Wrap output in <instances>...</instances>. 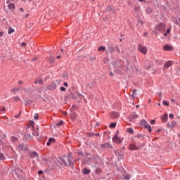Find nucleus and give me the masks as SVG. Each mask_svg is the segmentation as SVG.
<instances>
[{
    "label": "nucleus",
    "mask_w": 180,
    "mask_h": 180,
    "mask_svg": "<svg viewBox=\"0 0 180 180\" xmlns=\"http://www.w3.org/2000/svg\"><path fill=\"white\" fill-rule=\"evenodd\" d=\"M105 50H106V47H105V46H100L99 48H98V51H105Z\"/></svg>",
    "instance_id": "nucleus-25"
},
{
    "label": "nucleus",
    "mask_w": 180,
    "mask_h": 180,
    "mask_svg": "<svg viewBox=\"0 0 180 180\" xmlns=\"http://www.w3.org/2000/svg\"><path fill=\"white\" fill-rule=\"evenodd\" d=\"M95 60H96V57H95V56H91L89 58V60L91 61V62L95 61Z\"/></svg>",
    "instance_id": "nucleus-30"
},
{
    "label": "nucleus",
    "mask_w": 180,
    "mask_h": 180,
    "mask_svg": "<svg viewBox=\"0 0 180 180\" xmlns=\"http://www.w3.org/2000/svg\"><path fill=\"white\" fill-rule=\"evenodd\" d=\"M11 141L12 143H15V141H18V139L15 136L11 137Z\"/></svg>",
    "instance_id": "nucleus-28"
},
{
    "label": "nucleus",
    "mask_w": 180,
    "mask_h": 180,
    "mask_svg": "<svg viewBox=\"0 0 180 180\" xmlns=\"http://www.w3.org/2000/svg\"><path fill=\"white\" fill-rule=\"evenodd\" d=\"M156 131H157L158 133H160V131H161V129H158V130H156Z\"/></svg>",
    "instance_id": "nucleus-55"
},
{
    "label": "nucleus",
    "mask_w": 180,
    "mask_h": 180,
    "mask_svg": "<svg viewBox=\"0 0 180 180\" xmlns=\"http://www.w3.org/2000/svg\"><path fill=\"white\" fill-rule=\"evenodd\" d=\"M146 129H148L149 133H151V126L149 125Z\"/></svg>",
    "instance_id": "nucleus-40"
},
{
    "label": "nucleus",
    "mask_w": 180,
    "mask_h": 180,
    "mask_svg": "<svg viewBox=\"0 0 180 180\" xmlns=\"http://www.w3.org/2000/svg\"><path fill=\"white\" fill-rule=\"evenodd\" d=\"M82 172L83 174H84L85 175H87V174H90L91 173V170L86 169V168H84L83 170H82Z\"/></svg>",
    "instance_id": "nucleus-18"
},
{
    "label": "nucleus",
    "mask_w": 180,
    "mask_h": 180,
    "mask_svg": "<svg viewBox=\"0 0 180 180\" xmlns=\"http://www.w3.org/2000/svg\"><path fill=\"white\" fill-rule=\"evenodd\" d=\"M127 131H128V133H130L131 134V133L134 132L133 129L131 128H128L127 129Z\"/></svg>",
    "instance_id": "nucleus-32"
},
{
    "label": "nucleus",
    "mask_w": 180,
    "mask_h": 180,
    "mask_svg": "<svg viewBox=\"0 0 180 180\" xmlns=\"http://www.w3.org/2000/svg\"><path fill=\"white\" fill-rule=\"evenodd\" d=\"M60 90L64 92L65 91V87H60Z\"/></svg>",
    "instance_id": "nucleus-43"
},
{
    "label": "nucleus",
    "mask_w": 180,
    "mask_h": 180,
    "mask_svg": "<svg viewBox=\"0 0 180 180\" xmlns=\"http://www.w3.org/2000/svg\"><path fill=\"white\" fill-rule=\"evenodd\" d=\"M32 135L35 136H39V132L34 131L32 132Z\"/></svg>",
    "instance_id": "nucleus-34"
},
{
    "label": "nucleus",
    "mask_w": 180,
    "mask_h": 180,
    "mask_svg": "<svg viewBox=\"0 0 180 180\" xmlns=\"http://www.w3.org/2000/svg\"><path fill=\"white\" fill-rule=\"evenodd\" d=\"M129 150H131V151H134L135 150H139V148L134 143H131L129 145Z\"/></svg>",
    "instance_id": "nucleus-10"
},
{
    "label": "nucleus",
    "mask_w": 180,
    "mask_h": 180,
    "mask_svg": "<svg viewBox=\"0 0 180 180\" xmlns=\"http://www.w3.org/2000/svg\"><path fill=\"white\" fill-rule=\"evenodd\" d=\"M148 64V65L146 66V70H150V68H153V61L149 60Z\"/></svg>",
    "instance_id": "nucleus-14"
},
{
    "label": "nucleus",
    "mask_w": 180,
    "mask_h": 180,
    "mask_svg": "<svg viewBox=\"0 0 180 180\" xmlns=\"http://www.w3.org/2000/svg\"><path fill=\"white\" fill-rule=\"evenodd\" d=\"M146 13L148 15L153 13V9L151 8H146Z\"/></svg>",
    "instance_id": "nucleus-20"
},
{
    "label": "nucleus",
    "mask_w": 180,
    "mask_h": 180,
    "mask_svg": "<svg viewBox=\"0 0 180 180\" xmlns=\"http://www.w3.org/2000/svg\"><path fill=\"white\" fill-rule=\"evenodd\" d=\"M0 160L1 161H4V160H5V156H4V154L0 153Z\"/></svg>",
    "instance_id": "nucleus-29"
},
{
    "label": "nucleus",
    "mask_w": 180,
    "mask_h": 180,
    "mask_svg": "<svg viewBox=\"0 0 180 180\" xmlns=\"http://www.w3.org/2000/svg\"><path fill=\"white\" fill-rule=\"evenodd\" d=\"M6 109V108L3 107V108L1 109V112H5Z\"/></svg>",
    "instance_id": "nucleus-47"
},
{
    "label": "nucleus",
    "mask_w": 180,
    "mask_h": 180,
    "mask_svg": "<svg viewBox=\"0 0 180 180\" xmlns=\"http://www.w3.org/2000/svg\"><path fill=\"white\" fill-rule=\"evenodd\" d=\"M110 127H116V123H111L110 125Z\"/></svg>",
    "instance_id": "nucleus-35"
},
{
    "label": "nucleus",
    "mask_w": 180,
    "mask_h": 180,
    "mask_svg": "<svg viewBox=\"0 0 180 180\" xmlns=\"http://www.w3.org/2000/svg\"><path fill=\"white\" fill-rule=\"evenodd\" d=\"M34 117V119H36V120H37L39 119V115L35 114Z\"/></svg>",
    "instance_id": "nucleus-39"
},
{
    "label": "nucleus",
    "mask_w": 180,
    "mask_h": 180,
    "mask_svg": "<svg viewBox=\"0 0 180 180\" xmlns=\"http://www.w3.org/2000/svg\"><path fill=\"white\" fill-rule=\"evenodd\" d=\"M138 50L139 51H140V53H141L142 54H147V47L143 46L141 44H139L138 45Z\"/></svg>",
    "instance_id": "nucleus-4"
},
{
    "label": "nucleus",
    "mask_w": 180,
    "mask_h": 180,
    "mask_svg": "<svg viewBox=\"0 0 180 180\" xmlns=\"http://www.w3.org/2000/svg\"><path fill=\"white\" fill-rule=\"evenodd\" d=\"M20 46H21V47H25V46H26V43L22 42V43H21Z\"/></svg>",
    "instance_id": "nucleus-42"
},
{
    "label": "nucleus",
    "mask_w": 180,
    "mask_h": 180,
    "mask_svg": "<svg viewBox=\"0 0 180 180\" xmlns=\"http://www.w3.org/2000/svg\"><path fill=\"white\" fill-rule=\"evenodd\" d=\"M20 11H21V12H23V8H20Z\"/></svg>",
    "instance_id": "nucleus-56"
},
{
    "label": "nucleus",
    "mask_w": 180,
    "mask_h": 180,
    "mask_svg": "<svg viewBox=\"0 0 180 180\" xmlns=\"http://www.w3.org/2000/svg\"><path fill=\"white\" fill-rule=\"evenodd\" d=\"M30 137H32V136L29 135Z\"/></svg>",
    "instance_id": "nucleus-62"
},
{
    "label": "nucleus",
    "mask_w": 180,
    "mask_h": 180,
    "mask_svg": "<svg viewBox=\"0 0 180 180\" xmlns=\"http://www.w3.org/2000/svg\"><path fill=\"white\" fill-rule=\"evenodd\" d=\"M150 124H155V120H152L150 122Z\"/></svg>",
    "instance_id": "nucleus-38"
},
{
    "label": "nucleus",
    "mask_w": 180,
    "mask_h": 180,
    "mask_svg": "<svg viewBox=\"0 0 180 180\" xmlns=\"http://www.w3.org/2000/svg\"><path fill=\"white\" fill-rule=\"evenodd\" d=\"M164 36H165V37H166V36H168V33L165 32V33H164Z\"/></svg>",
    "instance_id": "nucleus-54"
},
{
    "label": "nucleus",
    "mask_w": 180,
    "mask_h": 180,
    "mask_svg": "<svg viewBox=\"0 0 180 180\" xmlns=\"http://www.w3.org/2000/svg\"><path fill=\"white\" fill-rule=\"evenodd\" d=\"M140 124H141V126H144L145 129H148V127L150 126L148 124V122H147V121H146L145 120H142L140 122Z\"/></svg>",
    "instance_id": "nucleus-6"
},
{
    "label": "nucleus",
    "mask_w": 180,
    "mask_h": 180,
    "mask_svg": "<svg viewBox=\"0 0 180 180\" xmlns=\"http://www.w3.org/2000/svg\"><path fill=\"white\" fill-rule=\"evenodd\" d=\"M176 124V122H168L167 127H169V129H173L174 127H175Z\"/></svg>",
    "instance_id": "nucleus-9"
},
{
    "label": "nucleus",
    "mask_w": 180,
    "mask_h": 180,
    "mask_svg": "<svg viewBox=\"0 0 180 180\" xmlns=\"http://www.w3.org/2000/svg\"><path fill=\"white\" fill-rule=\"evenodd\" d=\"M153 74H157V70L156 69H153Z\"/></svg>",
    "instance_id": "nucleus-48"
},
{
    "label": "nucleus",
    "mask_w": 180,
    "mask_h": 180,
    "mask_svg": "<svg viewBox=\"0 0 180 180\" xmlns=\"http://www.w3.org/2000/svg\"><path fill=\"white\" fill-rule=\"evenodd\" d=\"M12 2H15V0H7L6 4H13Z\"/></svg>",
    "instance_id": "nucleus-37"
},
{
    "label": "nucleus",
    "mask_w": 180,
    "mask_h": 180,
    "mask_svg": "<svg viewBox=\"0 0 180 180\" xmlns=\"http://www.w3.org/2000/svg\"><path fill=\"white\" fill-rule=\"evenodd\" d=\"M56 58H58V60H60V58H61V56H58Z\"/></svg>",
    "instance_id": "nucleus-53"
},
{
    "label": "nucleus",
    "mask_w": 180,
    "mask_h": 180,
    "mask_svg": "<svg viewBox=\"0 0 180 180\" xmlns=\"http://www.w3.org/2000/svg\"><path fill=\"white\" fill-rule=\"evenodd\" d=\"M113 146L110 143H105L101 145V148H112Z\"/></svg>",
    "instance_id": "nucleus-5"
},
{
    "label": "nucleus",
    "mask_w": 180,
    "mask_h": 180,
    "mask_svg": "<svg viewBox=\"0 0 180 180\" xmlns=\"http://www.w3.org/2000/svg\"><path fill=\"white\" fill-rule=\"evenodd\" d=\"M162 104L165 105V106H168L169 103L165 101H163Z\"/></svg>",
    "instance_id": "nucleus-33"
},
{
    "label": "nucleus",
    "mask_w": 180,
    "mask_h": 180,
    "mask_svg": "<svg viewBox=\"0 0 180 180\" xmlns=\"http://www.w3.org/2000/svg\"><path fill=\"white\" fill-rule=\"evenodd\" d=\"M20 89V88L15 87V88L11 89V92H18Z\"/></svg>",
    "instance_id": "nucleus-23"
},
{
    "label": "nucleus",
    "mask_w": 180,
    "mask_h": 180,
    "mask_svg": "<svg viewBox=\"0 0 180 180\" xmlns=\"http://www.w3.org/2000/svg\"><path fill=\"white\" fill-rule=\"evenodd\" d=\"M176 25H179V21H178L177 20L175 22Z\"/></svg>",
    "instance_id": "nucleus-52"
},
{
    "label": "nucleus",
    "mask_w": 180,
    "mask_h": 180,
    "mask_svg": "<svg viewBox=\"0 0 180 180\" xmlns=\"http://www.w3.org/2000/svg\"><path fill=\"white\" fill-rule=\"evenodd\" d=\"M61 51H64V49H61Z\"/></svg>",
    "instance_id": "nucleus-61"
},
{
    "label": "nucleus",
    "mask_w": 180,
    "mask_h": 180,
    "mask_svg": "<svg viewBox=\"0 0 180 180\" xmlns=\"http://www.w3.org/2000/svg\"><path fill=\"white\" fill-rule=\"evenodd\" d=\"M162 122H167V120H168V114H165V115L162 117Z\"/></svg>",
    "instance_id": "nucleus-15"
},
{
    "label": "nucleus",
    "mask_w": 180,
    "mask_h": 180,
    "mask_svg": "<svg viewBox=\"0 0 180 180\" xmlns=\"http://www.w3.org/2000/svg\"><path fill=\"white\" fill-rule=\"evenodd\" d=\"M34 84H43V79L42 78H39L35 80Z\"/></svg>",
    "instance_id": "nucleus-17"
},
{
    "label": "nucleus",
    "mask_w": 180,
    "mask_h": 180,
    "mask_svg": "<svg viewBox=\"0 0 180 180\" xmlns=\"http://www.w3.org/2000/svg\"><path fill=\"white\" fill-rule=\"evenodd\" d=\"M163 50H165V51H172V46L169 45H165Z\"/></svg>",
    "instance_id": "nucleus-8"
},
{
    "label": "nucleus",
    "mask_w": 180,
    "mask_h": 180,
    "mask_svg": "<svg viewBox=\"0 0 180 180\" xmlns=\"http://www.w3.org/2000/svg\"><path fill=\"white\" fill-rule=\"evenodd\" d=\"M8 9H15V4H13V3H8Z\"/></svg>",
    "instance_id": "nucleus-16"
},
{
    "label": "nucleus",
    "mask_w": 180,
    "mask_h": 180,
    "mask_svg": "<svg viewBox=\"0 0 180 180\" xmlns=\"http://www.w3.org/2000/svg\"><path fill=\"white\" fill-rule=\"evenodd\" d=\"M171 32V29H167L166 31V33H167V34H169V32Z\"/></svg>",
    "instance_id": "nucleus-45"
},
{
    "label": "nucleus",
    "mask_w": 180,
    "mask_h": 180,
    "mask_svg": "<svg viewBox=\"0 0 180 180\" xmlns=\"http://www.w3.org/2000/svg\"><path fill=\"white\" fill-rule=\"evenodd\" d=\"M158 106H161V104H160V103H158Z\"/></svg>",
    "instance_id": "nucleus-60"
},
{
    "label": "nucleus",
    "mask_w": 180,
    "mask_h": 180,
    "mask_svg": "<svg viewBox=\"0 0 180 180\" xmlns=\"http://www.w3.org/2000/svg\"><path fill=\"white\" fill-rule=\"evenodd\" d=\"M132 117H134V119H137V117H139V115H137V114H133V115H132Z\"/></svg>",
    "instance_id": "nucleus-36"
},
{
    "label": "nucleus",
    "mask_w": 180,
    "mask_h": 180,
    "mask_svg": "<svg viewBox=\"0 0 180 180\" xmlns=\"http://www.w3.org/2000/svg\"><path fill=\"white\" fill-rule=\"evenodd\" d=\"M119 116V114L117 112H112L111 113V117H113V119H116Z\"/></svg>",
    "instance_id": "nucleus-19"
},
{
    "label": "nucleus",
    "mask_w": 180,
    "mask_h": 180,
    "mask_svg": "<svg viewBox=\"0 0 180 180\" xmlns=\"http://www.w3.org/2000/svg\"><path fill=\"white\" fill-rule=\"evenodd\" d=\"M32 158H36L37 157H39V154L36 152H33L32 154H31Z\"/></svg>",
    "instance_id": "nucleus-21"
},
{
    "label": "nucleus",
    "mask_w": 180,
    "mask_h": 180,
    "mask_svg": "<svg viewBox=\"0 0 180 180\" xmlns=\"http://www.w3.org/2000/svg\"><path fill=\"white\" fill-rule=\"evenodd\" d=\"M92 1H95V0H92Z\"/></svg>",
    "instance_id": "nucleus-63"
},
{
    "label": "nucleus",
    "mask_w": 180,
    "mask_h": 180,
    "mask_svg": "<svg viewBox=\"0 0 180 180\" xmlns=\"http://www.w3.org/2000/svg\"><path fill=\"white\" fill-rule=\"evenodd\" d=\"M14 32H15V30L13 29L12 27H10L8 28V34H12V33H13Z\"/></svg>",
    "instance_id": "nucleus-22"
},
{
    "label": "nucleus",
    "mask_w": 180,
    "mask_h": 180,
    "mask_svg": "<svg viewBox=\"0 0 180 180\" xmlns=\"http://www.w3.org/2000/svg\"><path fill=\"white\" fill-rule=\"evenodd\" d=\"M18 84H19V85H23V82H22V80H20V81L18 82Z\"/></svg>",
    "instance_id": "nucleus-46"
},
{
    "label": "nucleus",
    "mask_w": 180,
    "mask_h": 180,
    "mask_svg": "<svg viewBox=\"0 0 180 180\" xmlns=\"http://www.w3.org/2000/svg\"><path fill=\"white\" fill-rule=\"evenodd\" d=\"M169 117L170 119H174V115H173V114H169Z\"/></svg>",
    "instance_id": "nucleus-44"
},
{
    "label": "nucleus",
    "mask_w": 180,
    "mask_h": 180,
    "mask_svg": "<svg viewBox=\"0 0 180 180\" xmlns=\"http://www.w3.org/2000/svg\"><path fill=\"white\" fill-rule=\"evenodd\" d=\"M42 174H43V171L39 170V171L38 172V174H39V175H41Z\"/></svg>",
    "instance_id": "nucleus-49"
},
{
    "label": "nucleus",
    "mask_w": 180,
    "mask_h": 180,
    "mask_svg": "<svg viewBox=\"0 0 180 180\" xmlns=\"http://www.w3.org/2000/svg\"><path fill=\"white\" fill-rule=\"evenodd\" d=\"M124 179L129 180V179H130V175H129V174H125V175L124 176Z\"/></svg>",
    "instance_id": "nucleus-31"
},
{
    "label": "nucleus",
    "mask_w": 180,
    "mask_h": 180,
    "mask_svg": "<svg viewBox=\"0 0 180 180\" xmlns=\"http://www.w3.org/2000/svg\"><path fill=\"white\" fill-rule=\"evenodd\" d=\"M4 36V32H0V37H2Z\"/></svg>",
    "instance_id": "nucleus-50"
},
{
    "label": "nucleus",
    "mask_w": 180,
    "mask_h": 180,
    "mask_svg": "<svg viewBox=\"0 0 180 180\" xmlns=\"http://www.w3.org/2000/svg\"><path fill=\"white\" fill-rule=\"evenodd\" d=\"M155 62L159 63L160 64H162V62L161 60H158V59H156Z\"/></svg>",
    "instance_id": "nucleus-41"
},
{
    "label": "nucleus",
    "mask_w": 180,
    "mask_h": 180,
    "mask_svg": "<svg viewBox=\"0 0 180 180\" xmlns=\"http://www.w3.org/2000/svg\"><path fill=\"white\" fill-rule=\"evenodd\" d=\"M132 92H133V93H132L131 96H132V98L134 99V98H136V92H137V90H136V89H134V90H133Z\"/></svg>",
    "instance_id": "nucleus-26"
},
{
    "label": "nucleus",
    "mask_w": 180,
    "mask_h": 180,
    "mask_svg": "<svg viewBox=\"0 0 180 180\" xmlns=\"http://www.w3.org/2000/svg\"><path fill=\"white\" fill-rule=\"evenodd\" d=\"M171 65H172V62L171 61H167L165 65H164V68H169V67H171Z\"/></svg>",
    "instance_id": "nucleus-13"
},
{
    "label": "nucleus",
    "mask_w": 180,
    "mask_h": 180,
    "mask_svg": "<svg viewBox=\"0 0 180 180\" xmlns=\"http://www.w3.org/2000/svg\"><path fill=\"white\" fill-rule=\"evenodd\" d=\"M52 143H56V139L54 138H49L46 143V146H51Z\"/></svg>",
    "instance_id": "nucleus-11"
},
{
    "label": "nucleus",
    "mask_w": 180,
    "mask_h": 180,
    "mask_svg": "<svg viewBox=\"0 0 180 180\" xmlns=\"http://www.w3.org/2000/svg\"><path fill=\"white\" fill-rule=\"evenodd\" d=\"M165 23L160 22L155 27V34H159V33H162L165 30Z\"/></svg>",
    "instance_id": "nucleus-2"
},
{
    "label": "nucleus",
    "mask_w": 180,
    "mask_h": 180,
    "mask_svg": "<svg viewBox=\"0 0 180 180\" xmlns=\"http://www.w3.org/2000/svg\"><path fill=\"white\" fill-rule=\"evenodd\" d=\"M64 123V121H60L59 122L56 124V126L59 127V126H62V124Z\"/></svg>",
    "instance_id": "nucleus-27"
},
{
    "label": "nucleus",
    "mask_w": 180,
    "mask_h": 180,
    "mask_svg": "<svg viewBox=\"0 0 180 180\" xmlns=\"http://www.w3.org/2000/svg\"><path fill=\"white\" fill-rule=\"evenodd\" d=\"M13 101L18 102V101H20V98L18 96L13 97Z\"/></svg>",
    "instance_id": "nucleus-24"
},
{
    "label": "nucleus",
    "mask_w": 180,
    "mask_h": 180,
    "mask_svg": "<svg viewBox=\"0 0 180 180\" xmlns=\"http://www.w3.org/2000/svg\"><path fill=\"white\" fill-rule=\"evenodd\" d=\"M112 142L116 143L117 144H120V143H123V138H120L117 136V134H115L112 139Z\"/></svg>",
    "instance_id": "nucleus-3"
},
{
    "label": "nucleus",
    "mask_w": 180,
    "mask_h": 180,
    "mask_svg": "<svg viewBox=\"0 0 180 180\" xmlns=\"http://www.w3.org/2000/svg\"><path fill=\"white\" fill-rule=\"evenodd\" d=\"M60 162L62 167H68V164L70 167H72V168L74 167V162H72V156H71L70 154L64 157L62 160H60Z\"/></svg>",
    "instance_id": "nucleus-1"
},
{
    "label": "nucleus",
    "mask_w": 180,
    "mask_h": 180,
    "mask_svg": "<svg viewBox=\"0 0 180 180\" xmlns=\"http://www.w3.org/2000/svg\"><path fill=\"white\" fill-rule=\"evenodd\" d=\"M63 85H64V86H68V83L65 82V83L63 84Z\"/></svg>",
    "instance_id": "nucleus-51"
},
{
    "label": "nucleus",
    "mask_w": 180,
    "mask_h": 180,
    "mask_svg": "<svg viewBox=\"0 0 180 180\" xmlns=\"http://www.w3.org/2000/svg\"><path fill=\"white\" fill-rule=\"evenodd\" d=\"M108 53H112L113 51H115V48L112 46H109L107 50Z\"/></svg>",
    "instance_id": "nucleus-12"
},
{
    "label": "nucleus",
    "mask_w": 180,
    "mask_h": 180,
    "mask_svg": "<svg viewBox=\"0 0 180 180\" xmlns=\"http://www.w3.org/2000/svg\"><path fill=\"white\" fill-rule=\"evenodd\" d=\"M171 101H172V102H175V100H174V99H172Z\"/></svg>",
    "instance_id": "nucleus-58"
},
{
    "label": "nucleus",
    "mask_w": 180,
    "mask_h": 180,
    "mask_svg": "<svg viewBox=\"0 0 180 180\" xmlns=\"http://www.w3.org/2000/svg\"><path fill=\"white\" fill-rule=\"evenodd\" d=\"M139 2H144L145 0H139Z\"/></svg>",
    "instance_id": "nucleus-57"
},
{
    "label": "nucleus",
    "mask_w": 180,
    "mask_h": 180,
    "mask_svg": "<svg viewBox=\"0 0 180 180\" xmlns=\"http://www.w3.org/2000/svg\"><path fill=\"white\" fill-rule=\"evenodd\" d=\"M27 16H29V14H27V15H25V18H27Z\"/></svg>",
    "instance_id": "nucleus-59"
},
{
    "label": "nucleus",
    "mask_w": 180,
    "mask_h": 180,
    "mask_svg": "<svg viewBox=\"0 0 180 180\" xmlns=\"http://www.w3.org/2000/svg\"><path fill=\"white\" fill-rule=\"evenodd\" d=\"M17 150H18V151H26V150H27V147H26L25 145H19L17 147Z\"/></svg>",
    "instance_id": "nucleus-7"
}]
</instances>
